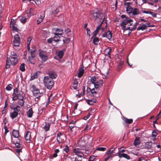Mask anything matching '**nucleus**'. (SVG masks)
I'll use <instances>...</instances> for the list:
<instances>
[{
  "instance_id": "1",
  "label": "nucleus",
  "mask_w": 161,
  "mask_h": 161,
  "mask_svg": "<svg viewBox=\"0 0 161 161\" xmlns=\"http://www.w3.org/2000/svg\"><path fill=\"white\" fill-rule=\"evenodd\" d=\"M103 14V11L102 10H98L96 12L93 13L92 18L96 21L101 22Z\"/></svg>"
},
{
  "instance_id": "2",
  "label": "nucleus",
  "mask_w": 161,
  "mask_h": 161,
  "mask_svg": "<svg viewBox=\"0 0 161 161\" xmlns=\"http://www.w3.org/2000/svg\"><path fill=\"white\" fill-rule=\"evenodd\" d=\"M121 17L123 19V20H122L120 25L122 30L124 31L125 29L126 25H127V24L130 23V25H131V22L132 21V19H129L125 15H122Z\"/></svg>"
},
{
  "instance_id": "3",
  "label": "nucleus",
  "mask_w": 161,
  "mask_h": 161,
  "mask_svg": "<svg viewBox=\"0 0 161 161\" xmlns=\"http://www.w3.org/2000/svg\"><path fill=\"white\" fill-rule=\"evenodd\" d=\"M43 82L45 87L49 90H51L54 84L53 81L48 76L44 77Z\"/></svg>"
},
{
  "instance_id": "4",
  "label": "nucleus",
  "mask_w": 161,
  "mask_h": 161,
  "mask_svg": "<svg viewBox=\"0 0 161 161\" xmlns=\"http://www.w3.org/2000/svg\"><path fill=\"white\" fill-rule=\"evenodd\" d=\"M12 98L13 101H15L21 98H24L22 94L19 92L18 89L17 87L14 89Z\"/></svg>"
},
{
  "instance_id": "5",
  "label": "nucleus",
  "mask_w": 161,
  "mask_h": 161,
  "mask_svg": "<svg viewBox=\"0 0 161 161\" xmlns=\"http://www.w3.org/2000/svg\"><path fill=\"white\" fill-rule=\"evenodd\" d=\"M32 88L33 95L36 97V99L39 98L42 95L43 93L40 92V90L38 88H36L34 85L32 86Z\"/></svg>"
},
{
  "instance_id": "6",
  "label": "nucleus",
  "mask_w": 161,
  "mask_h": 161,
  "mask_svg": "<svg viewBox=\"0 0 161 161\" xmlns=\"http://www.w3.org/2000/svg\"><path fill=\"white\" fill-rule=\"evenodd\" d=\"M31 9L30 10L29 12H27L24 14L22 16V18L20 19V21L23 24H25L29 18L31 16Z\"/></svg>"
},
{
  "instance_id": "7",
  "label": "nucleus",
  "mask_w": 161,
  "mask_h": 161,
  "mask_svg": "<svg viewBox=\"0 0 161 161\" xmlns=\"http://www.w3.org/2000/svg\"><path fill=\"white\" fill-rule=\"evenodd\" d=\"M73 152L77 155V156L80 157H84V151H83V149L81 147H80L79 148L74 149Z\"/></svg>"
},
{
  "instance_id": "8",
  "label": "nucleus",
  "mask_w": 161,
  "mask_h": 161,
  "mask_svg": "<svg viewBox=\"0 0 161 161\" xmlns=\"http://www.w3.org/2000/svg\"><path fill=\"white\" fill-rule=\"evenodd\" d=\"M84 136L82 137L77 142V144L78 146H77L79 147H80L82 148V149H86V142L84 141Z\"/></svg>"
},
{
  "instance_id": "9",
  "label": "nucleus",
  "mask_w": 161,
  "mask_h": 161,
  "mask_svg": "<svg viewBox=\"0 0 161 161\" xmlns=\"http://www.w3.org/2000/svg\"><path fill=\"white\" fill-rule=\"evenodd\" d=\"M39 56L43 62H46L48 59L47 56L45 54V52L42 50H39Z\"/></svg>"
},
{
  "instance_id": "10",
  "label": "nucleus",
  "mask_w": 161,
  "mask_h": 161,
  "mask_svg": "<svg viewBox=\"0 0 161 161\" xmlns=\"http://www.w3.org/2000/svg\"><path fill=\"white\" fill-rule=\"evenodd\" d=\"M14 41L13 42L14 46L16 47H18L19 46L20 43V38L18 34H16L14 36Z\"/></svg>"
},
{
  "instance_id": "11",
  "label": "nucleus",
  "mask_w": 161,
  "mask_h": 161,
  "mask_svg": "<svg viewBox=\"0 0 161 161\" xmlns=\"http://www.w3.org/2000/svg\"><path fill=\"white\" fill-rule=\"evenodd\" d=\"M102 36L104 37H106L109 41L112 40V36L111 31L108 30L105 31L104 33L103 34Z\"/></svg>"
},
{
  "instance_id": "12",
  "label": "nucleus",
  "mask_w": 161,
  "mask_h": 161,
  "mask_svg": "<svg viewBox=\"0 0 161 161\" xmlns=\"http://www.w3.org/2000/svg\"><path fill=\"white\" fill-rule=\"evenodd\" d=\"M8 58L9 60L11 62V64L12 65L15 66L17 64L18 60L17 57H9Z\"/></svg>"
},
{
  "instance_id": "13",
  "label": "nucleus",
  "mask_w": 161,
  "mask_h": 161,
  "mask_svg": "<svg viewBox=\"0 0 161 161\" xmlns=\"http://www.w3.org/2000/svg\"><path fill=\"white\" fill-rule=\"evenodd\" d=\"M47 74L49 75V76L51 78L52 80L53 79H56L57 76V75L56 73L53 71H48L47 73Z\"/></svg>"
},
{
  "instance_id": "14",
  "label": "nucleus",
  "mask_w": 161,
  "mask_h": 161,
  "mask_svg": "<svg viewBox=\"0 0 161 161\" xmlns=\"http://www.w3.org/2000/svg\"><path fill=\"white\" fill-rule=\"evenodd\" d=\"M150 23H146L145 24H143L141 26H138L137 28V30L139 31L140 30H144L146 29L147 26L151 27L152 26L149 25Z\"/></svg>"
},
{
  "instance_id": "15",
  "label": "nucleus",
  "mask_w": 161,
  "mask_h": 161,
  "mask_svg": "<svg viewBox=\"0 0 161 161\" xmlns=\"http://www.w3.org/2000/svg\"><path fill=\"white\" fill-rule=\"evenodd\" d=\"M10 24V26L12 25L13 30L16 31L18 30V28H17V25L16 24V22L14 21V19H11Z\"/></svg>"
},
{
  "instance_id": "16",
  "label": "nucleus",
  "mask_w": 161,
  "mask_h": 161,
  "mask_svg": "<svg viewBox=\"0 0 161 161\" xmlns=\"http://www.w3.org/2000/svg\"><path fill=\"white\" fill-rule=\"evenodd\" d=\"M138 24V23L136 22L134 24H133V27H130L129 26H127V28H125V29L124 31H126L127 30H130V31H134L135 30L136 27V26Z\"/></svg>"
},
{
  "instance_id": "17",
  "label": "nucleus",
  "mask_w": 161,
  "mask_h": 161,
  "mask_svg": "<svg viewBox=\"0 0 161 161\" xmlns=\"http://www.w3.org/2000/svg\"><path fill=\"white\" fill-rule=\"evenodd\" d=\"M103 84V80H101L98 79L97 82L94 85L95 87L97 89L102 86Z\"/></svg>"
},
{
  "instance_id": "18",
  "label": "nucleus",
  "mask_w": 161,
  "mask_h": 161,
  "mask_svg": "<svg viewBox=\"0 0 161 161\" xmlns=\"http://www.w3.org/2000/svg\"><path fill=\"white\" fill-rule=\"evenodd\" d=\"M118 155L119 158H124L127 159H130V158L128 154L123 153H118Z\"/></svg>"
},
{
  "instance_id": "19",
  "label": "nucleus",
  "mask_w": 161,
  "mask_h": 161,
  "mask_svg": "<svg viewBox=\"0 0 161 161\" xmlns=\"http://www.w3.org/2000/svg\"><path fill=\"white\" fill-rule=\"evenodd\" d=\"M87 93H88L89 92H91L94 96H95L97 94V92L95 91V89L93 88L91 89V88L87 87Z\"/></svg>"
},
{
  "instance_id": "20",
  "label": "nucleus",
  "mask_w": 161,
  "mask_h": 161,
  "mask_svg": "<svg viewBox=\"0 0 161 161\" xmlns=\"http://www.w3.org/2000/svg\"><path fill=\"white\" fill-rule=\"evenodd\" d=\"M31 133L30 131H27L25 135V139L27 141V142H30V139L31 138Z\"/></svg>"
},
{
  "instance_id": "21",
  "label": "nucleus",
  "mask_w": 161,
  "mask_h": 161,
  "mask_svg": "<svg viewBox=\"0 0 161 161\" xmlns=\"http://www.w3.org/2000/svg\"><path fill=\"white\" fill-rule=\"evenodd\" d=\"M62 134L60 132H59L57 135V142L58 144H60L62 142L63 140L61 137V136H62Z\"/></svg>"
},
{
  "instance_id": "22",
  "label": "nucleus",
  "mask_w": 161,
  "mask_h": 161,
  "mask_svg": "<svg viewBox=\"0 0 161 161\" xmlns=\"http://www.w3.org/2000/svg\"><path fill=\"white\" fill-rule=\"evenodd\" d=\"M79 72L78 74V77L80 78L83 75L84 72V67L82 66L79 69Z\"/></svg>"
},
{
  "instance_id": "23",
  "label": "nucleus",
  "mask_w": 161,
  "mask_h": 161,
  "mask_svg": "<svg viewBox=\"0 0 161 161\" xmlns=\"http://www.w3.org/2000/svg\"><path fill=\"white\" fill-rule=\"evenodd\" d=\"M13 136L15 138H18L19 136V131L18 130H14L12 132Z\"/></svg>"
},
{
  "instance_id": "24",
  "label": "nucleus",
  "mask_w": 161,
  "mask_h": 161,
  "mask_svg": "<svg viewBox=\"0 0 161 161\" xmlns=\"http://www.w3.org/2000/svg\"><path fill=\"white\" fill-rule=\"evenodd\" d=\"M140 144V138L139 137H136L134 141V145L136 146Z\"/></svg>"
},
{
  "instance_id": "25",
  "label": "nucleus",
  "mask_w": 161,
  "mask_h": 161,
  "mask_svg": "<svg viewBox=\"0 0 161 161\" xmlns=\"http://www.w3.org/2000/svg\"><path fill=\"white\" fill-rule=\"evenodd\" d=\"M11 64V62L9 60L8 57L7 58V60H6V65L5 68L3 70L5 71V69H8L10 68Z\"/></svg>"
},
{
  "instance_id": "26",
  "label": "nucleus",
  "mask_w": 161,
  "mask_h": 161,
  "mask_svg": "<svg viewBox=\"0 0 161 161\" xmlns=\"http://www.w3.org/2000/svg\"><path fill=\"white\" fill-rule=\"evenodd\" d=\"M98 78L95 76H92L91 79V82L94 85L97 81Z\"/></svg>"
},
{
  "instance_id": "27",
  "label": "nucleus",
  "mask_w": 161,
  "mask_h": 161,
  "mask_svg": "<svg viewBox=\"0 0 161 161\" xmlns=\"http://www.w3.org/2000/svg\"><path fill=\"white\" fill-rule=\"evenodd\" d=\"M50 125V124L49 123H45V125L43 128L45 131H47L49 130Z\"/></svg>"
},
{
  "instance_id": "28",
  "label": "nucleus",
  "mask_w": 161,
  "mask_h": 161,
  "mask_svg": "<svg viewBox=\"0 0 161 161\" xmlns=\"http://www.w3.org/2000/svg\"><path fill=\"white\" fill-rule=\"evenodd\" d=\"M33 112L32 108H30L27 112V115L29 118H31L33 115Z\"/></svg>"
},
{
  "instance_id": "29",
  "label": "nucleus",
  "mask_w": 161,
  "mask_h": 161,
  "mask_svg": "<svg viewBox=\"0 0 161 161\" xmlns=\"http://www.w3.org/2000/svg\"><path fill=\"white\" fill-rule=\"evenodd\" d=\"M14 111H15L19 114H20L21 111H20V107L19 106H17L13 108Z\"/></svg>"
},
{
  "instance_id": "30",
  "label": "nucleus",
  "mask_w": 161,
  "mask_h": 161,
  "mask_svg": "<svg viewBox=\"0 0 161 161\" xmlns=\"http://www.w3.org/2000/svg\"><path fill=\"white\" fill-rule=\"evenodd\" d=\"M123 64L124 62L122 61H121L119 63L117 68V69L118 71H120L122 68Z\"/></svg>"
},
{
  "instance_id": "31",
  "label": "nucleus",
  "mask_w": 161,
  "mask_h": 161,
  "mask_svg": "<svg viewBox=\"0 0 161 161\" xmlns=\"http://www.w3.org/2000/svg\"><path fill=\"white\" fill-rule=\"evenodd\" d=\"M18 114H19L15 111H14L13 112L10 113V116L11 118L12 119H13L16 117Z\"/></svg>"
},
{
  "instance_id": "32",
  "label": "nucleus",
  "mask_w": 161,
  "mask_h": 161,
  "mask_svg": "<svg viewBox=\"0 0 161 161\" xmlns=\"http://www.w3.org/2000/svg\"><path fill=\"white\" fill-rule=\"evenodd\" d=\"M133 8L130 6H128L126 8L127 12L129 14L132 13Z\"/></svg>"
},
{
  "instance_id": "33",
  "label": "nucleus",
  "mask_w": 161,
  "mask_h": 161,
  "mask_svg": "<svg viewBox=\"0 0 161 161\" xmlns=\"http://www.w3.org/2000/svg\"><path fill=\"white\" fill-rule=\"evenodd\" d=\"M19 101H18V104L19 105L23 107L24 106L25 102L24 100V98H21L18 99Z\"/></svg>"
},
{
  "instance_id": "34",
  "label": "nucleus",
  "mask_w": 161,
  "mask_h": 161,
  "mask_svg": "<svg viewBox=\"0 0 161 161\" xmlns=\"http://www.w3.org/2000/svg\"><path fill=\"white\" fill-rule=\"evenodd\" d=\"M152 142H147L145 144V147L146 148L149 149L152 147Z\"/></svg>"
},
{
  "instance_id": "35",
  "label": "nucleus",
  "mask_w": 161,
  "mask_h": 161,
  "mask_svg": "<svg viewBox=\"0 0 161 161\" xmlns=\"http://www.w3.org/2000/svg\"><path fill=\"white\" fill-rule=\"evenodd\" d=\"M123 120L126 123L128 124H131L133 122V119H128L126 118H124Z\"/></svg>"
},
{
  "instance_id": "36",
  "label": "nucleus",
  "mask_w": 161,
  "mask_h": 161,
  "mask_svg": "<svg viewBox=\"0 0 161 161\" xmlns=\"http://www.w3.org/2000/svg\"><path fill=\"white\" fill-rule=\"evenodd\" d=\"M85 149H83V151H85L84 152V153H85L87 154H89L91 153L90 149L88 147H85Z\"/></svg>"
},
{
  "instance_id": "37",
  "label": "nucleus",
  "mask_w": 161,
  "mask_h": 161,
  "mask_svg": "<svg viewBox=\"0 0 161 161\" xmlns=\"http://www.w3.org/2000/svg\"><path fill=\"white\" fill-rule=\"evenodd\" d=\"M133 15H136L139 14L138 9L136 8H134L133 9V11L132 13Z\"/></svg>"
},
{
  "instance_id": "38",
  "label": "nucleus",
  "mask_w": 161,
  "mask_h": 161,
  "mask_svg": "<svg viewBox=\"0 0 161 161\" xmlns=\"http://www.w3.org/2000/svg\"><path fill=\"white\" fill-rule=\"evenodd\" d=\"M111 48L110 47H108L107 48H106L105 50V51L107 53L106 54V55H109V57H110V52L111 51Z\"/></svg>"
},
{
  "instance_id": "39",
  "label": "nucleus",
  "mask_w": 161,
  "mask_h": 161,
  "mask_svg": "<svg viewBox=\"0 0 161 161\" xmlns=\"http://www.w3.org/2000/svg\"><path fill=\"white\" fill-rule=\"evenodd\" d=\"M107 155H108L105 158V161H108L109 159L112 158L114 156V155L112 154H108V153Z\"/></svg>"
},
{
  "instance_id": "40",
  "label": "nucleus",
  "mask_w": 161,
  "mask_h": 161,
  "mask_svg": "<svg viewBox=\"0 0 161 161\" xmlns=\"http://www.w3.org/2000/svg\"><path fill=\"white\" fill-rule=\"evenodd\" d=\"M25 64L24 63L20 65L19 67V69L22 71L23 72L25 71Z\"/></svg>"
},
{
  "instance_id": "41",
  "label": "nucleus",
  "mask_w": 161,
  "mask_h": 161,
  "mask_svg": "<svg viewBox=\"0 0 161 161\" xmlns=\"http://www.w3.org/2000/svg\"><path fill=\"white\" fill-rule=\"evenodd\" d=\"M99 39L97 37H95L94 38L93 43L95 45H97L99 42Z\"/></svg>"
},
{
  "instance_id": "42",
  "label": "nucleus",
  "mask_w": 161,
  "mask_h": 161,
  "mask_svg": "<svg viewBox=\"0 0 161 161\" xmlns=\"http://www.w3.org/2000/svg\"><path fill=\"white\" fill-rule=\"evenodd\" d=\"M37 72L34 74L32 75H31L30 79L31 80H33L37 78Z\"/></svg>"
},
{
  "instance_id": "43",
  "label": "nucleus",
  "mask_w": 161,
  "mask_h": 161,
  "mask_svg": "<svg viewBox=\"0 0 161 161\" xmlns=\"http://www.w3.org/2000/svg\"><path fill=\"white\" fill-rule=\"evenodd\" d=\"M64 53L62 51H59L58 54V56L60 58H61L64 55Z\"/></svg>"
},
{
  "instance_id": "44",
  "label": "nucleus",
  "mask_w": 161,
  "mask_h": 161,
  "mask_svg": "<svg viewBox=\"0 0 161 161\" xmlns=\"http://www.w3.org/2000/svg\"><path fill=\"white\" fill-rule=\"evenodd\" d=\"M87 103L89 105H92L94 103L96 102L95 101H93L92 100L87 99L86 100Z\"/></svg>"
},
{
  "instance_id": "45",
  "label": "nucleus",
  "mask_w": 161,
  "mask_h": 161,
  "mask_svg": "<svg viewBox=\"0 0 161 161\" xmlns=\"http://www.w3.org/2000/svg\"><path fill=\"white\" fill-rule=\"evenodd\" d=\"M85 87L83 86L82 87V90H83V93H80L78 95H76V96H78V97H80L82 95H84L85 94Z\"/></svg>"
},
{
  "instance_id": "46",
  "label": "nucleus",
  "mask_w": 161,
  "mask_h": 161,
  "mask_svg": "<svg viewBox=\"0 0 161 161\" xmlns=\"http://www.w3.org/2000/svg\"><path fill=\"white\" fill-rule=\"evenodd\" d=\"M35 49L34 50H31V57L33 58L36 57V54L35 53Z\"/></svg>"
},
{
  "instance_id": "47",
  "label": "nucleus",
  "mask_w": 161,
  "mask_h": 161,
  "mask_svg": "<svg viewBox=\"0 0 161 161\" xmlns=\"http://www.w3.org/2000/svg\"><path fill=\"white\" fill-rule=\"evenodd\" d=\"M59 152V150L58 149H57L55 150L54 153L53 154V156L54 158L56 157L58 155L57 154V153H58Z\"/></svg>"
},
{
  "instance_id": "48",
  "label": "nucleus",
  "mask_w": 161,
  "mask_h": 161,
  "mask_svg": "<svg viewBox=\"0 0 161 161\" xmlns=\"http://www.w3.org/2000/svg\"><path fill=\"white\" fill-rule=\"evenodd\" d=\"M63 41L64 43L67 44L69 42L70 39L67 37H64V39H63Z\"/></svg>"
},
{
  "instance_id": "49",
  "label": "nucleus",
  "mask_w": 161,
  "mask_h": 161,
  "mask_svg": "<svg viewBox=\"0 0 161 161\" xmlns=\"http://www.w3.org/2000/svg\"><path fill=\"white\" fill-rule=\"evenodd\" d=\"M13 88L12 85L11 84L8 85L6 87V89L8 91L11 90Z\"/></svg>"
},
{
  "instance_id": "50",
  "label": "nucleus",
  "mask_w": 161,
  "mask_h": 161,
  "mask_svg": "<svg viewBox=\"0 0 161 161\" xmlns=\"http://www.w3.org/2000/svg\"><path fill=\"white\" fill-rule=\"evenodd\" d=\"M63 151L66 152V153H68L69 151V147L66 145L65 147L63 149Z\"/></svg>"
},
{
  "instance_id": "51",
  "label": "nucleus",
  "mask_w": 161,
  "mask_h": 161,
  "mask_svg": "<svg viewBox=\"0 0 161 161\" xmlns=\"http://www.w3.org/2000/svg\"><path fill=\"white\" fill-rule=\"evenodd\" d=\"M15 146L16 147L19 148L20 147V144L19 143V141H17L15 143Z\"/></svg>"
},
{
  "instance_id": "52",
  "label": "nucleus",
  "mask_w": 161,
  "mask_h": 161,
  "mask_svg": "<svg viewBox=\"0 0 161 161\" xmlns=\"http://www.w3.org/2000/svg\"><path fill=\"white\" fill-rule=\"evenodd\" d=\"M96 150L99 151H104L106 150V148L104 147H99L97 148Z\"/></svg>"
},
{
  "instance_id": "53",
  "label": "nucleus",
  "mask_w": 161,
  "mask_h": 161,
  "mask_svg": "<svg viewBox=\"0 0 161 161\" xmlns=\"http://www.w3.org/2000/svg\"><path fill=\"white\" fill-rule=\"evenodd\" d=\"M34 58H33L29 56L28 58V60L29 63L32 64H34V63L32 60Z\"/></svg>"
},
{
  "instance_id": "54",
  "label": "nucleus",
  "mask_w": 161,
  "mask_h": 161,
  "mask_svg": "<svg viewBox=\"0 0 161 161\" xmlns=\"http://www.w3.org/2000/svg\"><path fill=\"white\" fill-rule=\"evenodd\" d=\"M96 157L97 156L94 155H91L90 156L88 161H93Z\"/></svg>"
},
{
  "instance_id": "55",
  "label": "nucleus",
  "mask_w": 161,
  "mask_h": 161,
  "mask_svg": "<svg viewBox=\"0 0 161 161\" xmlns=\"http://www.w3.org/2000/svg\"><path fill=\"white\" fill-rule=\"evenodd\" d=\"M74 161H82V157L76 156L75 157Z\"/></svg>"
},
{
  "instance_id": "56",
  "label": "nucleus",
  "mask_w": 161,
  "mask_h": 161,
  "mask_svg": "<svg viewBox=\"0 0 161 161\" xmlns=\"http://www.w3.org/2000/svg\"><path fill=\"white\" fill-rule=\"evenodd\" d=\"M158 135L156 131L153 130L152 132V136L153 137H156Z\"/></svg>"
},
{
  "instance_id": "57",
  "label": "nucleus",
  "mask_w": 161,
  "mask_h": 161,
  "mask_svg": "<svg viewBox=\"0 0 161 161\" xmlns=\"http://www.w3.org/2000/svg\"><path fill=\"white\" fill-rule=\"evenodd\" d=\"M114 149L115 148L113 147L111 148L108 151V154H112V153H113V151L114 150Z\"/></svg>"
},
{
  "instance_id": "58",
  "label": "nucleus",
  "mask_w": 161,
  "mask_h": 161,
  "mask_svg": "<svg viewBox=\"0 0 161 161\" xmlns=\"http://www.w3.org/2000/svg\"><path fill=\"white\" fill-rule=\"evenodd\" d=\"M4 129L5 130V136L6 135V134L7 133L9 132L8 130V128L6 125H4Z\"/></svg>"
},
{
  "instance_id": "59",
  "label": "nucleus",
  "mask_w": 161,
  "mask_h": 161,
  "mask_svg": "<svg viewBox=\"0 0 161 161\" xmlns=\"http://www.w3.org/2000/svg\"><path fill=\"white\" fill-rule=\"evenodd\" d=\"M125 149L124 148V147H122L119 149V153H122L123 152H125Z\"/></svg>"
},
{
  "instance_id": "60",
  "label": "nucleus",
  "mask_w": 161,
  "mask_h": 161,
  "mask_svg": "<svg viewBox=\"0 0 161 161\" xmlns=\"http://www.w3.org/2000/svg\"><path fill=\"white\" fill-rule=\"evenodd\" d=\"M55 31L58 32L59 33H62L63 32V30L61 28H57L56 30Z\"/></svg>"
},
{
  "instance_id": "61",
  "label": "nucleus",
  "mask_w": 161,
  "mask_h": 161,
  "mask_svg": "<svg viewBox=\"0 0 161 161\" xmlns=\"http://www.w3.org/2000/svg\"><path fill=\"white\" fill-rule=\"evenodd\" d=\"M91 115V114L90 113H89L88 114H87L86 116L84 117L83 119L85 120H86L87 119H88L89 118Z\"/></svg>"
},
{
  "instance_id": "62",
  "label": "nucleus",
  "mask_w": 161,
  "mask_h": 161,
  "mask_svg": "<svg viewBox=\"0 0 161 161\" xmlns=\"http://www.w3.org/2000/svg\"><path fill=\"white\" fill-rule=\"evenodd\" d=\"M58 37L59 38H60V37H56V36H54L53 37V41H54L56 42H59V39H58Z\"/></svg>"
},
{
  "instance_id": "63",
  "label": "nucleus",
  "mask_w": 161,
  "mask_h": 161,
  "mask_svg": "<svg viewBox=\"0 0 161 161\" xmlns=\"http://www.w3.org/2000/svg\"><path fill=\"white\" fill-rule=\"evenodd\" d=\"M15 151L19 155L20 153L22 152V149H15Z\"/></svg>"
},
{
  "instance_id": "64",
  "label": "nucleus",
  "mask_w": 161,
  "mask_h": 161,
  "mask_svg": "<svg viewBox=\"0 0 161 161\" xmlns=\"http://www.w3.org/2000/svg\"><path fill=\"white\" fill-rule=\"evenodd\" d=\"M101 28V25H99L96 28L95 31L96 32H98L99 30Z\"/></svg>"
}]
</instances>
